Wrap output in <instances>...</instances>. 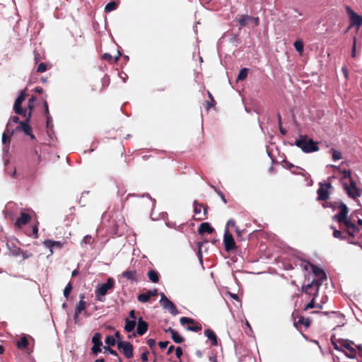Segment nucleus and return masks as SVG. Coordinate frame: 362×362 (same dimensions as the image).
Listing matches in <instances>:
<instances>
[{"label":"nucleus","instance_id":"nucleus-5","mask_svg":"<svg viewBox=\"0 0 362 362\" xmlns=\"http://www.w3.org/2000/svg\"><path fill=\"white\" fill-rule=\"evenodd\" d=\"M30 119H31L30 113H28V119H25L24 121L20 122L19 124L16 127L15 131L16 132H22L25 135L29 136L32 140H35V136L33 134V128L30 124Z\"/></svg>","mask_w":362,"mask_h":362},{"label":"nucleus","instance_id":"nucleus-24","mask_svg":"<svg viewBox=\"0 0 362 362\" xmlns=\"http://www.w3.org/2000/svg\"><path fill=\"white\" fill-rule=\"evenodd\" d=\"M136 326V321L134 320H129L128 318L126 319L124 329L127 332H132V335L133 337H136V333L134 332V327Z\"/></svg>","mask_w":362,"mask_h":362},{"label":"nucleus","instance_id":"nucleus-49","mask_svg":"<svg viewBox=\"0 0 362 362\" xmlns=\"http://www.w3.org/2000/svg\"><path fill=\"white\" fill-rule=\"evenodd\" d=\"M202 209H203V214L202 216H200L199 217L196 218H195L196 220L202 221V220L207 219V218H208V212H207L208 207L204 206V207Z\"/></svg>","mask_w":362,"mask_h":362},{"label":"nucleus","instance_id":"nucleus-63","mask_svg":"<svg viewBox=\"0 0 362 362\" xmlns=\"http://www.w3.org/2000/svg\"><path fill=\"white\" fill-rule=\"evenodd\" d=\"M251 21L254 23L255 26H257L259 24V18L258 17L251 16Z\"/></svg>","mask_w":362,"mask_h":362},{"label":"nucleus","instance_id":"nucleus-3","mask_svg":"<svg viewBox=\"0 0 362 362\" xmlns=\"http://www.w3.org/2000/svg\"><path fill=\"white\" fill-rule=\"evenodd\" d=\"M330 206L339 209V212L333 217L339 224H345L346 221H350V218H348L349 209L345 204L343 202H334V204L331 203Z\"/></svg>","mask_w":362,"mask_h":362},{"label":"nucleus","instance_id":"nucleus-19","mask_svg":"<svg viewBox=\"0 0 362 362\" xmlns=\"http://www.w3.org/2000/svg\"><path fill=\"white\" fill-rule=\"evenodd\" d=\"M148 329V323L144 321L141 317L139 318L137 327H136V334L139 336H142Z\"/></svg>","mask_w":362,"mask_h":362},{"label":"nucleus","instance_id":"nucleus-40","mask_svg":"<svg viewBox=\"0 0 362 362\" xmlns=\"http://www.w3.org/2000/svg\"><path fill=\"white\" fill-rule=\"evenodd\" d=\"M204 207V204L199 203L197 200L194 202V213L195 214H199L202 209Z\"/></svg>","mask_w":362,"mask_h":362},{"label":"nucleus","instance_id":"nucleus-30","mask_svg":"<svg viewBox=\"0 0 362 362\" xmlns=\"http://www.w3.org/2000/svg\"><path fill=\"white\" fill-rule=\"evenodd\" d=\"M147 276L153 283H157L159 281V274L155 270H150L147 273Z\"/></svg>","mask_w":362,"mask_h":362},{"label":"nucleus","instance_id":"nucleus-20","mask_svg":"<svg viewBox=\"0 0 362 362\" xmlns=\"http://www.w3.org/2000/svg\"><path fill=\"white\" fill-rule=\"evenodd\" d=\"M214 231V228L211 226L209 223L204 222L200 224L198 228V233L199 235H204L205 233L211 234Z\"/></svg>","mask_w":362,"mask_h":362},{"label":"nucleus","instance_id":"nucleus-56","mask_svg":"<svg viewBox=\"0 0 362 362\" xmlns=\"http://www.w3.org/2000/svg\"><path fill=\"white\" fill-rule=\"evenodd\" d=\"M6 172H7V173H8L11 175V177L14 178L16 177V168L11 169V170L10 171L9 168L7 167Z\"/></svg>","mask_w":362,"mask_h":362},{"label":"nucleus","instance_id":"nucleus-27","mask_svg":"<svg viewBox=\"0 0 362 362\" xmlns=\"http://www.w3.org/2000/svg\"><path fill=\"white\" fill-rule=\"evenodd\" d=\"M237 20L241 28L245 27L250 22H251V16L243 15Z\"/></svg>","mask_w":362,"mask_h":362},{"label":"nucleus","instance_id":"nucleus-64","mask_svg":"<svg viewBox=\"0 0 362 362\" xmlns=\"http://www.w3.org/2000/svg\"><path fill=\"white\" fill-rule=\"evenodd\" d=\"M12 254L14 256H18V255H21V249L19 248V247H17V248L14 249L12 251Z\"/></svg>","mask_w":362,"mask_h":362},{"label":"nucleus","instance_id":"nucleus-35","mask_svg":"<svg viewBox=\"0 0 362 362\" xmlns=\"http://www.w3.org/2000/svg\"><path fill=\"white\" fill-rule=\"evenodd\" d=\"M247 74H248V69H247V68L242 69L238 74V81L245 80L247 76Z\"/></svg>","mask_w":362,"mask_h":362},{"label":"nucleus","instance_id":"nucleus-43","mask_svg":"<svg viewBox=\"0 0 362 362\" xmlns=\"http://www.w3.org/2000/svg\"><path fill=\"white\" fill-rule=\"evenodd\" d=\"M315 297H314V296H313V298H312V300H310V302L309 303H308V304L305 306V308H304V310H308L311 309V308H315V307L318 308H322V305H319V304H318V305H315Z\"/></svg>","mask_w":362,"mask_h":362},{"label":"nucleus","instance_id":"nucleus-54","mask_svg":"<svg viewBox=\"0 0 362 362\" xmlns=\"http://www.w3.org/2000/svg\"><path fill=\"white\" fill-rule=\"evenodd\" d=\"M158 345L161 349H164L168 346V341H160Z\"/></svg>","mask_w":362,"mask_h":362},{"label":"nucleus","instance_id":"nucleus-52","mask_svg":"<svg viewBox=\"0 0 362 362\" xmlns=\"http://www.w3.org/2000/svg\"><path fill=\"white\" fill-rule=\"evenodd\" d=\"M33 54L35 62L37 64L41 60V55L37 50L33 51Z\"/></svg>","mask_w":362,"mask_h":362},{"label":"nucleus","instance_id":"nucleus-46","mask_svg":"<svg viewBox=\"0 0 362 362\" xmlns=\"http://www.w3.org/2000/svg\"><path fill=\"white\" fill-rule=\"evenodd\" d=\"M110 77L107 75H105L101 80L102 83V88L100 90H102L103 88L107 87L110 84Z\"/></svg>","mask_w":362,"mask_h":362},{"label":"nucleus","instance_id":"nucleus-53","mask_svg":"<svg viewBox=\"0 0 362 362\" xmlns=\"http://www.w3.org/2000/svg\"><path fill=\"white\" fill-rule=\"evenodd\" d=\"M215 191L220 196L221 200L225 203L226 204L227 203V201L225 198V196L224 194L222 193V192L216 188H215Z\"/></svg>","mask_w":362,"mask_h":362},{"label":"nucleus","instance_id":"nucleus-26","mask_svg":"<svg viewBox=\"0 0 362 362\" xmlns=\"http://www.w3.org/2000/svg\"><path fill=\"white\" fill-rule=\"evenodd\" d=\"M121 56V52L119 51L117 52V55L113 57L109 53H105L102 56V59L107 61L110 64L117 63V61L119 59V57Z\"/></svg>","mask_w":362,"mask_h":362},{"label":"nucleus","instance_id":"nucleus-4","mask_svg":"<svg viewBox=\"0 0 362 362\" xmlns=\"http://www.w3.org/2000/svg\"><path fill=\"white\" fill-rule=\"evenodd\" d=\"M115 286V280L112 278H108L106 283L100 284L95 290L96 299L100 302L105 300V296L109 290H111Z\"/></svg>","mask_w":362,"mask_h":362},{"label":"nucleus","instance_id":"nucleus-17","mask_svg":"<svg viewBox=\"0 0 362 362\" xmlns=\"http://www.w3.org/2000/svg\"><path fill=\"white\" fill-rule=\"evenodd\" d=\"M310 320L309 318H305L303 316H299L294 318V325L296 328H300L301 326H304L308 328L310 325Z\"/></svg>","mask_w":362,"mask_h":362},{"label":"nucleus","instance_id":"nucleus-39","mask_svg":"<svg viewBox=\"0 0 362 362\" xmlns=\"http://www.w3.org/2000/svg\"><path fill=\"white\" fill-rule=\"evenodd\" d=\"M73 289V286L71 282H69L68 284L64 289V296L66 299H69V295Z\"/></svg>","mask_w":362,"mask_h":362},{"label":"nucleus","instance_id":"nucleus-38","mask_svg":"<svg viewBox=\"0 0 362 362\" xmlns=\"http://www.w3.org/2000/svg\"><path fill=\"white\" fill-rule=\"evenodd\" d=\"M204 335L208 339H217L216 335L214 332L211 329H206L204 330Z\"/></svg>","mask_w":362,"mask_h":362},{"label":"nucleus","instance_id":"nucleus-1","mask_svg":"<svg viewBox=\"0 0 362 362\" xmlns=\"http://www.w3.org/2000/svg\"><path fill=\"white\" fill-rule=\"evenodd\" d=\"M336 350L341 351L350 358H356L362 362V345L356 344L354 341H331Z\"/></svg>","mask_w":362,"mask_h":362},{"label":"nucleus","instance_id":"nucleus-61","mask_svg":"<svg viewBox=\"0 0 362 362\" xmlns=\"http://www.w3.org/2000/svg\"><path fill=\"white\" fill-rule=\"evenodd\" d=\"M209 361L210 362H218L217 360L216 354H212L211 356H209Z\"/></svg>","mask_w":362,"mask_h":362},{"label":"nucleus","instance_id":"nucleus-37","mask_svg":"<svg viewBox=\"0 0 362 362\" xmlns=\"http://www.w3.org/2000/svg\"><path fill=\"white\" fill-rule=\"evenodd\" d=\"M166 333H170L172 339H184L182 337L180 336V334L175 331L174 329H172L171 328H169L168 329L165 330Z\"/></svg>","mask_w":362,"mask_h":362},{"label":"nucleus","instance_id":"nucleus-28","mask_svg":"<svg viewBox=\"0 0 362 362\" xmlns=\"http://www.w3.org/2000/svg\"><path fill=\"white\" fill-rule=\"evenodd\" d=\"M25 97H26L25 90H21L18 97L16 99L13 107H16V109H18V107L19 106H21V104L23 102V100L25 99Z\"/></svg>","mask_w":362,"mask_h":362},{"label":"nucleus","instance_id":"nucleus-32","mask_svg":"<svg viewBox=\"0 0 362 362\" xmlns=\"http://www.w3.org/2000/svg\"><path fill=\"white\" fill-rule=\"evenodd\" d=\"M36 100L35 96H32L29 100L28 103L27 109L29 110L28 113H30V117H32L33 111L34 110V103Z\"/></svg>","mask_w":362,"mask_h":362},{"label":"nucleus","instance_id":"nucleus-7","mask_svg":"<svg viewBox=\"0 0 362 362\" xmlns=\"http://www.w3.org/2000/svg\"><path fill=\"white\" fill-rule=\"evenodd\" d=\"M180 322V324L185 327L189 331L198 332L202 330V325L194 319L187 317H182Z\"/></svg>","mask_w":362,"mask_h":362},{"label":"nucleus","instance_id":"nucleus-13","mask_svg":"<svg viewBox=\"0 0 362 362\" xmlns=\"http://www.w3.org/2000/svg\"><path fill=\"white\" fill-rule=\"evenodd\" d=\"M332 184L330 182L322 184L320 183V187L317 189V193L318 195V200L320 201H326L329 197V193L328 192V189L332 188Z\"/></svg>","mask_w":362,"mask_h":362},{"label":"nucleus","instance_id":"nucleus-51","mask_svg":"<svg viewBox=\"0 0 362 362\" xmlns=\"http://www.w3.org/2000/svg\"><path fill=\"white\" fill-rule=\"evenodd\" d=\"M21 121L19 120V117L18 116H12L11 117V118L9 119V121H8V123L7 124V127H8V125L11 124V123H15V124H19V122Z\"/></svg>","mask_w":362,"mask_h":362},{"label":"nucleus","instance_id":"nucleus-48","mask_svg":"<svg viewBox=\"0 0 362 362\" xmlns=\"http://www.w3.org/2000/svg\"><path fill=\"white\" fill-rule=\"evenodd\" d=\"M14 134V130L11 131V132L10 133V136H7L6 134L4 132L2 134V143L4 144H9L10 143V136H12L13 134Z\"/></svg>","mask_w":362,"mask_h":362},{"label":"nucleus","instance_id":"nucleus-42","mask_svg":"<svg viewBox=\"0 0 362 362\" xmlns=\"http://www.w3.org/2000/svg\"><path fill=\"white\" fill-rule=\"evenodd\" d=\"M344 235H346L348 243L353 245H356V243L353 241L351 239L355 238L356 234L346 229Z\"/></svg>","mask_w":362,"mask_h":362},{"label":"nucleus","instance_id":"nucleus-33","mask_svg":"<svg viewBox=\"0 0 362 362\" xmlns=\"http://www.w3.org/2000/svg\"><path fill=\"white\" fill-rule=\"evenodd\" d=\"M207 94L209 98H210L209 101H206V109L209 110L211 107H213L216 105V103L212 95V94L208 90Z\"/></svg>","mask_w":362,"mask_h":362},{"label":"nucleus","instance_id":"nucleus-58","mask_svg":"<svg viewBox=\"0 0 362 362\" xmlns=\"http://www.w3.org/2000/svg\"><path fill=\"white\" fill-rule=\"evenodd\" d=\"M32 232H33V235L34 238H38V228L37 226H35L33 227Z\"/></svg>","mask_w":362,"mask_h":362},{"label":"nucleus","instance_id":"nucleus-55","mask_svg":"<svg viewBox=\"0 0 362 362\" xmlns=\"http://www.w3.org/2000/svg\"><path fill=\"white\" fill-rule=\"evenodd\" d=\"M21 255H22L23 259H28L32 256V254L30 252H28L27 251H23L22 250Z\"/></svg>","mask_w":362,"mask_h":362},{"label":"nucleus","instance_id":"nucleus-25","mask_svg":"<svg viewBox=\"0 0 362 362\" xmlns=\"http://www.w3.org/2000/svg\"><path fill=\"white\" fill-rule=\"evenodd\" d=\"M117 341H105L107 346L103 347V353L105 354H110L114 356H117L116 351L110 348L111 346H115Z\"/></svg>","mask_w":362,"mask_h":362},{"label":"nucleus","instance_id":"nucleus-21","mask_svg":"<svg viewBox=\"0 0 362 362\" xmlns=\"http://www.w3.org/2000/svg\"><path fill=\"white\" fill-rule=\"evenodd\" d=\"M44 245L46 247H48L50 249L51 254L53 253L52 248L56 247L59 249H61L63 247L64 243L60 241H55V240H45L43 243Z\"/></svg>","mask_w":362,"mask_h":362},{"label":"nucleus","instance_id":"nucleus-6","mask_svg":"<svg viewBox=\"0 0 362 362\" xmlns=\"http://www.w3.org/2000/svg\"><path fill=\"white\" fill-rule=\"evenodd\" d=\"M342 185L349 197L355 199L361 197V192L357 187L356 183L353 179H351L349 181V185L345 182H343Z\"/></svg>","mask_w":362,"mask_h":362},{"label":"nucleus","instance_id":"nucleus-11","mask_svg":"<svg viewBox=\"0 0 362 362\" xmlns=\"http://www.w3.org/2000/svg\"><path fill=\"white\" fill-rule=\"evenodd\" d=\"M223 243L225 246V250L226 252H230L234 250L236 248L235 243L233 239V235L228 232V229H226L224 237H223Z\"/></svg>","mask_w":362,"mask_h":362},{"label":"nucleus","instance_id":"nucleus-60","mask_svg":"<svg viewBox=\"0 0 362 362\" xmlns=\"http://www.w3.org/2000/svg\"><path fill=\"white\" fill-rule=\"evenodd\" d=\"M228 226H231L232 228H235V226H237L235 221L233 219L228 220V221L227 223L226 229H228Z\"/></svg>","mask_w":362,"mask_h":362},{"label":"nucleus","instance_id":"nucleus-44","mask_svg":"<svg viewBox=\"0 0 362 362\" xmlns=\"http://www.w3.org/2000/svg\"><path fill=\"white\" fill-rule=\"evenodd\" d=\"M293 46H294L295 49H296V51H298L300 53L303 52L304 45H303V42L301 40H296L293 43Z\"/></svg>","mask_w":362,"mask_h":362},{"label":"nucleus","instance_id":"nucleus-16","mask_svg":"<svg viewBox=\"0 0 362 362\" xmlns=\"http://www.w3.org/2000/svg\"><path fill=\"white\" fill-rule=\"evenodd\" d=\"M122 276L127 280L132 282H136L138 281V274L136 269H128L127 270L122 273Z\"/></svg>","mask_w":362,"mask_h":362},{"label":"nucleus","instance_id":"nucleus-45","mask_svg":"<svg viewBox=\"0 0 362 362\" xmlns=\"http://www.w3.org/2000/svg\"><path fill=\"white\" fill-rule=\"evenodd\" d=\"M331 153L332 156V159L334 160H338L341 158V153L335 150L334 148L331 149Z\"/></svg>","mask_w":362,"mask_h":362},{"label":"nucleus","instance_id":"nucleus-47","mask_svg":"<svg viewBox=\"0 0 362 362\" xmlns=\"http://www.w3.org/2000/svg\"><path fill=\"white\" fill-rule=\"evenodd\" d=\"M137 299L141 303H146L150 300V298H148L146 293H144L139 294L137 297Z\"/></svg>","mask_w":362,"mask_h":362},{"label":"nucleus","instance_id":"nucleus-62","mask_svg":"<svg viewBox=\"0 0 362 362\" xmlns=\"http://www.w3.org/2000/svg\"><path fill=\"white\" fill-rule=\"evenodd\" d=\"M90 240H91V236L90 235H86L83 238V243H85V244H90Z\"/></svg>","mask_w":362,"mask_h":362},{"label":"nucleus","instance_id":"nucleus-15","mask_svg":"<svg viewBox=\"0 0 362 362\" xmlns=\"http://www.w3.org/2000/svg\"><path fill=\"white\" fill-rule=\"evenodd\" d=\"M30 220L31 216L25 212H21V216L19 218H17L15 223V226L18 228H21L23 226H25L27 223H28Z\"/></svg>","mask_w":362,"mask_h":362},{"label":"nucleus","instance_id":"nucleus-8","mask_svg":"<svg viewBox=\"0 0 362 362\" xmlns=\"http://www.w3.org/2000/svg\"><path fill=\"white\" fill-rule=\"evenodd\" d=\"M308 266L310 267L313 274L316 277H317V279H315L314 281H317V283L322 282V284L323 281L327 279V274L325 272V271L323 269H322L321 268L318 267L317 266H316V265H315L313 264H311L310 262H307L306 263V264L305 266V270H308Z\"/></svg>","mask_w":362,"mask_h":362},{"label":"nucleus","instance_id":"nucleus-57","mask_svg":"<svg viewBox=\"0 0 362 362\" xmlns=\"http://www.w3.org/2000/svg\"><path fill=\"white\" fill-rule=\"evenodd\" d=\"M356 38H354V43L352 46V52H351V56L352 57H356Z\"/></svg>","mask_w":362,"mask_h":362},{"label":"nucleus","instance_id":"nucleus-18","mask_svg":"<svg viewBox=\"0 0 362 362\" xmlns=\"http://www.w3.org/2000/svg\"><path fill=\"white\" fill-rule=\"evenodd\" d=\"M81 300L77 304L76 309H75V313H74V321L76 323L77 320L78 318L79 314L86 309V302L83 300L84 298V296L83 295H81Z\"/></svg>","mask_w":362,"mask_h":362},{"label":"nucleus","instance_id":"nucleus-41","mask_svg":"<svg viewBox=\"0 0 362 362\" xmlns=\"http://www.w3.org/2000/svg\"><path fill=\"white\" fill-rule=\"evenodd\" d=\"M341 173L342 174V177L341 178V183L344 182V180L349 179V180L350 181L351 179H353L351 177V170H342Z\"/></svg>","mask_w":362,"mask_h":362},{"label":"nucleus","instance_id":"nucleus-14","mask_svg":"<svg viewBox=\"0 0 362 362\" xmlns=\"http://www.w3.org/2000/svg\"><path fill=\"white\" fill-rule=\"evenodd\" d=\"M346 11L349 16L351 25L360 27L362 24V17L356 13L349 6H346Z\"/></svg>","mask_w":362,"mask_h":362},{"label":"nucleus","instance_id":"nucleus-23","mask_svg":"<svg viewBox=\"0 0 362 362\" xmlns=\"http://www.w3.org/2000/svg\"><path fill=\"white\" fill-rule=\"evenodd\" d=\"M29 341H17L16 342L17 348L21 350H25L28 356L33 352V347H29Z\"/></svg>","mask_w":362,"mask_h":362},{"label":"nucleus","instance_id":"nucleus-9","mask_svg":"<svg viewBox=\"0 0 362 362\" xmlns=\"http://www.w3.org/2000/svg\"><path fill=\"white\" fill-rule=\"evenodd\" d=\"M160 303L164 309L168 310L172 315H176L178 313L175 304L163 293H160Z\"/></svg>","mask_w":362,"mask_h":362},{"label":"nucleus","instance_id":"nucleus-34","mask_svg":"<svg viewBox=\"0 0 362 362\" xmlns=\"http://www.w3.org/2000/svg\"><path fill=\"white\" fill-rule=\"evenodd\" d=\"M117 7V3L115 1H110L108 4H106L105 7V12H110L114 10H115Z\"/></svg>","mask_w":362,"mask_h":362},{"label":"nucleus","instance_id":"nucleus-12","mask_svg":"<svg viewBox=\"0 0 362 362\" xmlns=\"http://www.w3.org/2000/svg\"><path fill=\"white\" fill-rule=\"evenodd\" d=\"M322 286V282L312 281L310 284L303 287V291L309 295H313L316 297L318 293L319 288Z\"/></svg>","mask_w":362,"mask_h":362},{"label":"nucleus","instance_id":"nucleus-31","mask_svg":"<svg viewBox=\"0 0 362 362\" xmlns=\"http://www.w3.org/2000/svg\"><path fill=\"white\" fill-rule=\"evenodd\" d=\"M13 110L17 115H22L25 117V119H28V112L27 111V108H23L22 106H19L18 109L13 107Z\"/></svg>","mask_w":362,"mask_h":362},{"label":"nucleus","instance_id":"nucleus-22","mask_svg":"<svg viewBox=\"0 0 362 362\" xmlns=\"http://www.w3.org/2000/svg\"><path fill=\"white\" fill-rule=\"evenodd\" d=\"M93 346L91 348L92 354L97 356L100 353L103 352V347L105 346L102 341H92Z\"/></svg>","mask_w":362,"mask_h":362},{"label":"nucleus","instance_id":"nucleus-29","mask_svg":"<svg viewBox=\"0 0 362 362\" xmlns=\"http://www.w3.org/2000/svg\"><path fill=\"white\" fill-rule=\"evenodd\" d=\"M344 225L346 227V228L348 229V230L351 231L354 234H357L360 231L359 228L356 225L353 223L351 221V220L349 221H346V223Z\"/></svg>","mask_w":362,"mask_h":362},{"label":"nucleus","instance_id":"nucleus-36","mask_svg":"<svg viewBox=\"0 0 362 362\" xmlns=\"http://www.w3.org/2000/svg\"><path fill=\"white\" fill-rule=\"evenodd\" d=\"M333 236L335 238H338L340 240H346L347 239L346 235H344L343 232H341L339 230H337V229H334Z\"/></svg>","mask_w":362,"mask_h":362},{"label":"nucleus","instance_id":"nucleus-2","mask_svg":"<svg viewBox=\"0 0 362 362\" xmlns=\"http://www.w3.org/2000/svg\"><path fill=\"white\" fill-rule=\"evenodd\" d=\"M295 144L306 153L319 151L318 143L308 138L307 135H300L299 139L296 140Z\"/></svg>","mask_w":362,"mask_h":362},{"label":"nucleus","instance_id":"nucleus-50","mask_svg":"<svg viewBox=\"0 0 362 362\" xmlns=\"http://www.w3.org/2000/svg\"><path fill=\"white\" fill-rule=\"evenodd\" d=\"M47 71V65L45 63H40L37 68V72H40V73H42V72H45Z\"/></svg>","mask_w":362,"mask_h":362},{"label":"nucleus","instance_id":"nucleus-59","mask_svg":"<svg viewBox=\"0 0 362 362\" xmlns=\"http://www.w3.org/2000/svg\"><path fill=\"white\" fill-rule=\"evenodd\" d=\"M175 354H176V356L177 358H180L181 357V356L182 355V350L181 347L177 346L176 348V349H175Z\"/></svg>","mask_w":362,"mask_h":362},{"label":"nucleus","instance_id":"nucleus-10","mask_svg":"<svg viewBox=\"0 0 362 362\" xmlns=\"http://www.w3.org/2000/svg\"><path fill=\"white\" fill-rule=\"evenodd\" d=\"M118 349L127 358L133 357V346L128 341H117Z\"/></svg>","mask_w":362,"mask_h":362}]
</instances>
